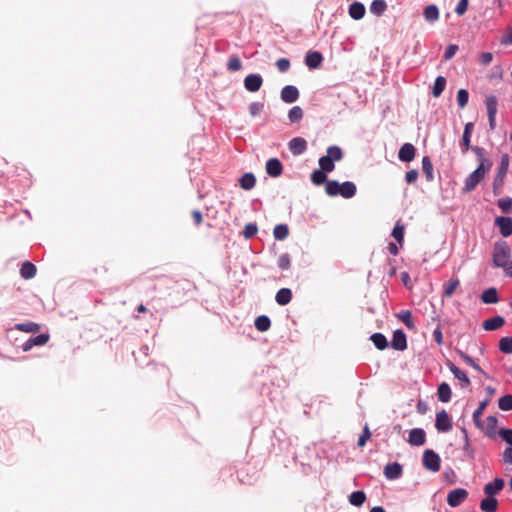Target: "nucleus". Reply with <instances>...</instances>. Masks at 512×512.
Returning <instances> with one entry per match:
<instances>
[{
  "mask_svg": "<svg viewBox=\"0 0 512 512\" xmlns=\"http://www.w3.org/2000/svg\"><path fill=\"white\" fill-rule=\"evenodd\" d=\"M498 424V419L495 416H488L484 421H481L479 425H476L478 429H480L485 436L489 438L495 437V432Z\"/></svg>",
  "mask_w": 512,
  "mask_h": 512,
  "instance_id": "nucleus-7",
  "label": "nucleus"
},
{
  "mask_svg": "<svg viewBox=\"0 0 512 512\" xmlns=\"http://www.w3.org/2000/svg\"><path fill=\"white\" fill-rule=\"evenodd\" d=\"M391 347L398 351H403L407 348L406 335L401 329L394 331L391 340Z\"/></svg>",
  "mask_w": 512,
  "mask_h": 512,
  "instance_id": "nucleus-12",
  "label": "nucleus"
},
{
  "mask_svg": "<svg viewBox=\"0 0 512 512\" xmlns=\"http://www.w3.org/2000/svg\"><path fill=\"white\" fill-rule=\"evenodd\" d=\"M422 461H423V466L427 470L434 472V473L438 472L440 470V467H441L440 456L433 450L428 449V450L424 451Z\"/></svg>",
  "mask_w": 512,
  "mask_h": 512,
  "instance_id": "nucleus-5",
  "label": "nucleus"
},
{
  "mask_svg": "<svg viewBox=\"0 0 512 512\" xmlns=\"http://www.w3.org/2000/svg\"><path fill=\"white\" fill-rule=\"evenodd\" d=\"M459 286L460 280L457 277L451 278L447 283L443 285L442 297L450 298Z\"/></svg>",
  "mask_w": 512,
  "mask_h": 512,
  "instance_id": "nucleus-23",
  "label": "nucleus"
},
{
  "mask_svg": "<svg viewBox=\"0 0 512 512\" xmlns=\"http://www.w3.org/2000/svg\"><path fill=\"white\" fill-rule=\"evenodd\" d=\"M370 340L375 347L379 350H384L388 346L386 337L382 333H374L371 335Z\"/></svg>",
  "mask_w": 512,
  "mask_h": 512,
  "instance_id": "nucleus-37",
  "label": "nucleus"
},
{
  "mask_svg": "<svg viewBox=\"0 0 512 512\" xmlns=\"http://www.w3.org/2000/svg\"><path fill=\"white\" fill-rule=\"evenodd\" d=\"M289 234V229L286 224H278L273 230V235L277 240H284Z\"/></svg>",
  "mask_w": 512,
  "mask_h": 512,
  "instance_id": "nucleus-42",
  "label": "nucleus"
},
{
  "mask_svg": "<svg viewBox=\"0 0 512 512\" xmlns=\"http://www.w3.org/2000/svg\"><path fill=\"white\" fill-rule=\"evenodd\" d=\"M424 18L429 22H434L439 18V10L436 5L431 4L425 7Z\"/></svg>",
  "mask_w": 512,
  "mask_h": 512,
  "instance_id": "nucleus-34",
  "label": "nucleus"
},
{
  "mask_svg": "<svg viewBox=\"0 0 512 512\" xmlns=\"http://www.w3.org/2000/svg\"><path fill=\"white\" fill-rule=\"evenodd\" d=\"M290 60L287 58H280L276 61V67L281 73H285L290 69Z\"/></svg>",
  "mask_w": 512,
  "mask_h": 512,
  "instance_id": "nucleus-56",
  "label": "nucleus"
},
{
  "mask_svg": "<svg viewBox=\"0 0 512 512\" xmlns=\"http://www.w3.org/2000/svg\"><path fill=\"white\" fill-rule=\"evenodd\" d=\"M36 272H37L36 266L29 261L24 262L20 269L21 277L26 280L32 279L36 275Z\"/></svg>",
  "mask_w": 512,
  "mask_h": 512,
  "instance_id": "nucleus-24",
  "label": "nucleus"
},
{
  "mask_svg": "<svg viewBox=\"0 0 512 512\" xmlns=\"http://www.w3.org/2000/svg\"><path fill=\"white\" fill-rule=\"evenodd\" d=\"M500 43L502 45H512V28L509 27L505 33V35L502 36Z\"/></svg>",
  "mask_w": 512,
  "mask_h": 512,
  "instance_id": "nucleus-63",
  "label": "nucleus"
},
{
  "mask_svg": "<svg viewBox=\"0 0 512 512\" xmlns=\"http://www.w3.org/2000/svg\"><path fill=\"white\" fill-rule=\"evenodd\" d=\"M458 51V46L456 44H450L447 46L446 48V51L444 53V60L445 61H448L450 60L452 57H454V55L456 54V52Z\"/></svg>",
  "mask_w": 512,
  "mask_h": 512,
  "instance_id": "nucleus-60",
  "label": "nucleus"
},
{
  "mask_svg": "<svg viewBox=\"0 0 512 512\" xmlns=\"http://www.w3.org/2000/svg\"><path fill=\"white\" fill-rule=\"evenodd\" d=\"M365 12V6L361 2H353L348 9L349 16L354 20L362 19Z\"/></svg>",
  "mask_w": 512,
  "mask_h": 512,
  "instance_id": "nucleus-21",
  "label": "nucleus"
},
{
  "mask_svg": "<svg viewBox=\"0 0 512 512\" xmlns=\"http://www.w3.org/2000/svg\"><path fill=\"white\" fill-rule=\"evenodd\" d=\"M263 84V79L258 74H249L244 79V86L249 92H257Z\"/></svg>",
  "mask_w": 512,
  "mask_h": 512,
  "instance_id": "nucleus-10",
  "label": "nucleus"
},
{
  "mask_svg": "<svg viewBox=\"0 0 512 512\" xmlns=\"http://www.w3.org/2000/svg\"><path fill=\"white\" fill-rule=\"evenodd\" d=\"M503 461L506 464L512 465V446L506 447V449L503 452Z\"/></svg>",
  "mask_w": 512,
  "mask_h": 512,
  "instance_id": "nucleus-64",
  "label": "nucleus"
},
{
  "mask_svg": "<svg viewBox=\"0 0 512 512\" xmlns=\"http://www.w3.org/2000/svg\"><path fill=\"white\" fill-rule=\"evenodd\" d=\"M49 334H39L35 337L30 338L33 346H43L49 341Z\"/></svg>",
  "mask_w": 512,
  "mask_h": 512,
  "instance_id": "nucleus-53",
  "label": "nucleus"
},
{
  "mask_svg": "<svg viewBox=\"0 0 512 512\" xmlns=\"http://www.w3.org/2000/svg\"><path fill=\"white\" fill-rule=\"evenodd\" d=\"M437 394H438V398L441 402H443V403L449 402L451 400V395H452L450 386L445 382L441 383L438 386Z\"/></svg>",
  "mask_w": 512,
  "mask_h": 512,
  "instance_id": "nucleus-27",
  "label": "nucleus"
},
{
  "mask_svg": "<svg viewBox=\"0 0 512 512\" xmlns=\"http://www.w3.org/2000/svg\"><path fill=\"white\" fill-rule=\"evenodd\" d=\"M498 507V501L494 497L487 496L480 502V509L483 512H495Z\"/></svg>",
  "mask_w": 512,
  "mask_h": 512,
  "instance_id": "nucleus-26",
  "label": "nucleus"
},
{
  "mask_svg": "<svg viewBox=\"0 0 512 512\" xmlns=\"http://www.w3.org/2000/svg\"><path fill=\"white\" fill-rule=\"evenodd\" d=\"M356 194V186L353 182L346 181L341 184L340 195L344 198H351Z\"/></svg>",
  "mask_w": 512,
  "mask_h": 512,
  "instance_id": "nucleus-31",
  "label": "nucleus"
},
{
  "mask_svg": "<svg viewBox=\"0 0 512 512\" xmlns=\"http://www.w3.org/2000/svg\"><path fill=\"white\" fill-rule=\"evenodd\" d=\"M481 300L486 304H494L498 302V294L496 288L486 289L482 295Z\"/></svg>",
  "mask_w": 512,
  "mask_h": 512,
  "instance_id": "nucleus-32",
  "label": "nucleus"
},
{
  "mask_svg": "<svg viewBox=\"0 0 512 512\" xmlns=\"http://www.w3.org/2000/svg\"><path fill=\"white\" fill-rule=\"evenodd\" d=\"M263 108H264V104L263 103H261V102H252L249 105V112H250L252 117H255V116L259 115L262 112Z\"/></svg>",
  "mask_w": 512,
  "mask_h": 512,
  "instance_id": "nucleus-57",
  "label": "nucleus"
},
{
  "mask_svg": "<svg viewBox=\"0 0 512 512\" xmlns=\"http://www.w3.org/2000/svg\"><path fill=\"white\" fill-rule=\"evenodd\" d=\"M343 157V153L340 147L330 146L327 149V155L322 156L319 159L320 169L324 172H331L334 170V161H339Z\"/></svg>",
  "mask_w": 512,
  "mask_h": 512,
  "instance_id": "nucleus-3",
  "label": "nucleus"
},
{
  "mask_svg": "<svg viewBox=\"0 0 512 512\" xmlns=\"http://www.w3.org/2000/svg\"><path fill=\"white\" fill-rule=\"evenodd\" d=\"M468 99H469V94H468L467 90L460 89L457 92V103L460 108H464L467 105Z\"/></svg>",
  "mask_w": 512,
  "mask_h": 512,
  "instance_id": "nucleus-52",
  "label": "nucleus"
},
{
  "mask_svg": "<svg viewBox=\"0 0 512 512\" xmlns=\"http://www.w3.org/2000/svg\"><path fill=\"white\" fill-rule=\"evenodd\" d=\"M387 9L385 0H373L370 4V12L376 16H381Z\"/></svg>",
  "mask_w": 512,
  "mask_h": 512,
  "instance_id": "nucleus-33",
  "label": "nucleus"
},
{
  "mask_svg": "<svg viewBox=\"0 0 512 512\" xmlns=\"http://www.w3.org/2000/svg\"><path fill=\"white\" fill-rule=\"evenodd\" d=\"M459 354L461 356V358L468 364L470 365L471 367H473L475 370L479 371L480 373H483V370L481 369V367L467 354L459 351Z\"/></svg>",
  "mask_w": 512,
  "mask_h": 512,
  "instance_id": "nucleus-58",
  "label": "nucleus"
},
{
  "mask_svg": "<svg viewBox=\"0 0 512 512\" xmlns=\"http://www.w3.org/2000/svg\"><path fill=\"white\" fill-rule=\"evenodd\" d=\"M468 497V491L464 488L451 490L447 495V503L450 507H458Z\"/></svg>",
  "mask_w": 512,
  "mask_h": 512,
  "instance_id": "nucleus-6",
  "label": "nucleus"
},
{
  "mask_svg": "<svg viewBox=\"0 0 512 512\" xmlns=\"http://www.w3.org/2000/svg\"><path fill=\"white\" fill-rule=\"evenodd\" d=\"M495 225L499 228L503 237H509L512 235V218L503 216L497 217Z\"/></svg>",
  "mask_w": 512,
  "mask_h": 512,
  "instance_id": "nucleus-9",
  "label": "nucleus"
},
{
  "mask_svg": "<svg viewBox=\"0 0 512 512\" xmlns=\"http://www.w3.org/2000/svg\"><path fill=\"white\" fill-rule=\"evenodd\" d=\"M505 324V320L501 316H495L485 320L482 324L486 331H494L501 328Z\"/></svg>",
  "mask_w": 512,
  "mask_h": 512,
  "instance_id": "nucleus-22",
  "label": "nucleus"
},
{
  "mask_svg": "<svg viewBox=\"0 0 512 512\" xmlns=\"http://www.w3.org/2000/svg\"><path fill=\"white\" fill-rule=\"evenodd\" d=\"M289 150L295 156L303 154L307 149V141L302 137H295L288 143Z\"/></svg>",
  "mask_w": 512,
  "mask_h": 512,
  "instance_id": "nucleus-11",
  "label": "nucleus"
},
{
  "mask_svg": "<svg viewBox=\"0 0 512 512\" xmlns=\"http://www.w3.org/2000/svg\"><path fill=\"white\" fill-rule=\"evenodd\" d=\"M498 207L502 210L503 213H509L512 211V199L509 197H504L498 200Z\"/></svg>",
  "mask_w": 512,
  "mask_h": 512,
  "instance_id": "nucleus-51",
  "label": "nucleus"
},
{
  "mask_svg": "<svg viewBox=\"0 0 512 512\" xmlns=\"http://www.w3.org/2000/svg\"><path fill=\"white\" fill-rule=\"evenodd\" d=\"M323 62V56L318 51H309L305 56V64L309 69H317Z\"/></svg>",
  "mask_w": 512,
  "mask_h": 512,
  "instance_id": "nucleus-15",
  "label": "nucleus"
},
{
  "mask_svg": "<svg viewBox=\"0 0 512 512\" xmlns=\"http://www.w3.org/2000/svg\"><path fill=\"white\" fill-rule=\"evenodd\" d=\"M447 366L449 370L452 372L454 377L461 382L462 387H468L470 385V379L466 375L464 371L454 365L452 362H448Z\"/></svg>",
  "mask_w": 512,
  "mask_h": 512,
  "instance_id": "nucleus-20",
  "label": "nucleus"
},
{
  "mask_svg": "<svg viewBox=\"0 0 512 512\" xmlns=\"http://www.w3.org/2000/svg\"><path fill=\"white\" fill-rule=\"evenodd\" d=\"M499 436L509 444V446H512V429H506L502 428L499 430Z\"/></svg>",
  "mask_w": 512,
  "mask_h": 512,
  "instance_id": "nucleus-59",
  "label": "nucleus"
},
{
  "mask_svg": "<svg viewBox=\"0 0 512 512\" xmlns=\"http://www.w3.org/2000/svg\"><path fill=\"white\" fill-rule=\"evenodd\" d=\"M497 98L494 95H490L486 97V108L488 116L497 114Z\"/></svg>",
  "mask_w": 512,
  "mask_h": 512,
  "instance_id": "nucleus-43",
  "label": "nucleus"
},
{
  "mask_svg": "<svg viewBox=\"0 0 512 512\" xmlns=\"http://www.w3.org/2000/svg\"><path fill=\"white\" fill-rule=\"evenodd\" d=\"M409 444L413 446H422L426 442V433L422 428L410 430L408 437Z\"/></svg>",
  "mask_w": 512,
  "mask_h": 512,
  "instance_id": "nucleus-13",
  "label": "nucleus"
},
{
  "mask_svg": "<svg viewBox=\"0 0 512 512\" xmlns=\"http://www.w3.org/2000/svg\"><path fill=\"white\" fill-rule=\"evenodd\" d=\"M371 437V432L369 431V428L368 426L366 425L361 433V435L359 436V439H358V442H357V445L359 447H364L366 442L370 439Z\"/></svg>",
  "mask_w": 512,
  "mask_h": 512,
  "instance_id": "nucleus-55",
  "label": "nucleus"
},
{
  "mask_svg": "<svg viewBox=\"0 0 512 512\" xmlns=\"http://www.w3.org/2000/svg\"><path fill=\"white\" fill-rule=\"evenodd\" d=\"M416 149L413 144L405 143L401 146L398 157L402 162H411L415 158Z\"/></svg>",
  "mask_w": 512,
  "mask_h": 512,
  "instance_id": "nucleus-16",
  "label": "nucleus"
},
{
  "mask_svg": "<svg viewBox=\"0 0 512 512\" xmlns=\"http://www.w3.org/2000/svg\"><path fill=\"white\" fill-rule=\"evenodd\" d=\"M303 117V110L299 106H294L289 110L288 118L292 123L298 122Z\"/></svg>",
  "mask_w": 512,
  "mask_h": 512,
  "instance_id": "nucleus-49",
  "label": "nucleus"
},
{
  "mask_svg": "<svg viewBox=\"0 0 512 512\" xmlns=\"http://www.w3.org/2000/svg\"><path fill=\"white\" fill-rule=\"evenodd\" d=\"M292 299V291L289 288L280 289L275 296L276 302L281 305H287Z\"/></svg>",
  "mask_w": 512,
  "mask_h": 512,
  "instance_id": "nucleus-25",
  "label": "nucleus"
},
{
  "mask_svg": "<svg viewBox=\"0 0 512 512\" xmlns=\"http://www.w3.org/2000/svg\"><path fill=\"white\" fill-rule=\"evenodd\" d=\"M468 5H469V0H459L457 6L455 8V13L459 16L463 15L467 11Z\"/></svg>",
  "mask_w": 512,
  "mask_h": 512,
  "instance_id": "nucleus-61",
  "label": "nucleus"
},
{
  "mask_svg": "<svg viewBox=\"0 0 512 512\" xmlns=\"http://www.w3.org/2000/svg\"><path fill=\"white\" fill-rule=\"evenodd\" d=\"M256 183V178L252 173H245L240 179V187L244 190H251Z\"/></svg>",
  "mask_w": 512,
  "mask_h": 512,
  "instance_id": "nucleus-30",
  "label": "nucleus"
},
{
  "mask_svg": "<svg viewBox=\"0 0 512 512\" xmlns=\"http://www.w3.org/2000/svg\"><path fill=\"white\" fill-rule=\"evenodd\" d=\"M511 248L506 241H497L493 249V265L495 267H505L511 259Z\"/></svg>",
  "mask_w": 512,
  "mask_h": 512,
  "instance_id": "nucleus-2",
  "label": "nucleus"
},
{
  "mask_svg": "<svg viewBox=\"0 0 512 512\" xmlns=\"http://www.w3.org/2000/svg\"><path fill=\"white\" fill-rule=\"evenodd\" d=\"M445 86H446V79L443 76H438L435 79V82H434V85L432 88V95L435 98H438L444 91Z\"/></svg>",
  "mask_w": 512,
  "mask_h": 512,
  "instance_id": "nucleus-38",
  "label": "nucleus"
},
{
  "mask_svg": "<svg viewBox=\"0 0 512 512\" xmlns=\"http://www.w3.org/2000/svg\"><path fill=\"white\" fill-rule=\"evenodd\" d=\"M435 427L440 432H448L452 429L451 419L445 410L437 412Z\"/></svg>",
  "mask_w": 512,
  "mask_h": 512,
  "instance_id": "nucleus-8",
  "label": "nucleus"
},
{
  "mask_svg": "<svg viewBox=\"0 0 512 512\" xmlns=\"http://www.w3.org/2000/svg\"><path fill=\"white\" fill-rule=\"evenodd\" d=\"M392 236L395 238V240L402 244L403 243V240H404V225L400 222V221H397L396 224H395V227L392 231Z\"/></svg>",
  "mask_w": 512,
  "mask_h": 512,
  "instance_id": "nucleus-46",
  "label": "nucleus"
},
{
  "mask_svg": "<svg viewBox=\"0 0 512 512\" xmlns=\"http://www.w3.org/2000/svg\"><path fill=\"white\" fill-rule=\"evenodd\" d=\"M258 231L257 225L254 223H248L245 225L243 230V235L245 238L249 239L253 237Z\"/></svg>",
  "mask_w": 512,
  "mask_h": 512,
  "instance_id": "nucleus-54",
  "label": "nucleus"
},
{
  "mask_svg": "<svg viewBox=\"0 0 512 512\" xmlns=\"http://www.w3.org/2000/svg\"><path fill=\"white\" fill-rule=\"evenodd\" d=\"M509 165H510V157L508 154L505 153L501 156L498 171L496 173V176H495L494 182H493V192L495 195H499L501 193V189L504 184V179L506 177Z\"/></svg>",
  "mask_w": 512,
  "mask_h": 512,
  "instance_id": "nucleus-4",
  "label": "nucleus"
},
{
  "mask_svg": "<svg viewBox=\"0 0 512 512\" xmlns=\"http://www.w3.org/2000/svg\"><path fill=\"white\" fill-rule=\"evenodd\" d=\"M266 172L271 177H279L283 172V165L278 158H270L266 162Z\"/></svg>",
  "mask_w": 512,
  "mask_h": 512,
  "instance_id": "nucleus-14",
  "label": "nucleus"
},
{
  "mask_svg": "<svg viewBox=\"0 0 512 512\" xmlns=\"http://www.w3.org/2000/svg\"><path fill=\"white\" fill-rule=\"evenodd\" d=\"M462 432L464 434V440H465V445L463 447V451L469 459H474L475 453H474V449L471 447L468 433H467L466 429H462Z\"/></svg>",
  "mask_w": 512,
  "mask_h": 512,
  "instance_id": "nucleus-48",
  "label": "nucleus"
},
{
  "mask_svg": "<svg viewBox=\"0 0 512 512\" xmlns=\"http://www.w3.org/2000/svg\"><path fill=\"white\" fill-rule=\"evenodd\" d=\"M488 403H489L488 399L483 400L482 402H480L478 408L474 411L473 422H474L475 426L479 425V423L482 421L481 416L483 415L484 410L487 407Z\"/></svg>",
  "mask_w": 512,
  "mask_h": 512,
  "instance_id": "nucleus-44",
  "label": "nucleus"
},
{
  "mask_svg": "<svg viewBox=\"0 0 512 512\" xmlns=\"http://www.w3.org/2000/svg\"><path fill=\"white\" fill-rule=\"evenodd\" d=\"M40 325L35 322L18 323L15 325V329L25 333H37L40 330Z\"/></svg>",
  "mask_w": 512,
  "mask_h": 512,
  "instance_id": "nucleus-29",
  "label": "nucleus"
},
{
  "mask_svg": "<svg viewBox=\"0 0 512 512\" xmlns=\"http://www.w3.org/2000/svg\"><path fill=\"white\" fill-rule=\"evenodd\" d=\"M499 349L503 353H512V337H503L499 342Z\"/></svg>",
  "mask_w": 512,
  "mask_h": 512,
  "instance_id": "nucleus-50",
  "label": "nucleus"
},
{
  "mask_svg": "<svg viewBox=\"0 0 512 512\" xmlns=\"http://www.w3.org/2000/svg\"><path fill=\"white\" fill-rule=\"evenodd\" d=\"M341 184L336 180H328L325 185V191L329 196L340 195Z\"/></svg>",
  "mask_w": 512,
  "mask_h": 512,
  "instance_id": "nucleus-40",
  "label": "nucleus"
},
{
  "mask_svg": "<svg viewBox=\"0 0 512 512\" xmlns=\"http://www.w3.org/2000/svg\"><path fill=\"white\" fill-rule=\"evenodd\" d=\"M191 217L195 226H200L203 223V214L200 210H193L191 212Z\"/></svg>",
  "mask_w": 512,
  "mask_h": 512,
  "instance_id": "nucleus-62",
  "label": "nucleus"
},
{
  "mask_svg": "<svg viewBox=\"0 0 512 512\" xmlns=\"http://www.w3.org/2000/svg\"><path fill=\"white\" fill-rule=\"evenodd\" d=\"M270 326L271 321L268 316L261 315L255 319V327L260 332H265L269 330Z\"/></svg>",
  "mask_w": 512,
  "mask_h": 512,
  "instance_id": "nucleus-39",
  "label": "nucleus"
},
{
  "mask_svg": "<svg viewBox=\"0 0 512 512\" xmlns=\"http://www.w3.org/2000/svg\"><path fill=\"white\" fill-rule=\"evenodd\" d=\"M366 501V494L363 491H354L349 496V502L351 505L360 507Z\"/></svg>",
  "mask_w": 512,
  "mask_h": 512,
  "instance_id": "nucleus-35",
  "label": "nucleus"
},
{
  "mask_svg": "<svg viewBox=\"0 0 512 512\" xmlns=\"http://www.w3.org/2000/svg\"><path fill=\"white\" fill-rule=\"evenodd\" d=\"M311 181L317 186L322 185L323 183L326 184L328 181L326 172L322 171L321 169L314 170L311 174Z\"/></svg>",
  "mask_w": 512,
  "mask_h": 512,
  "instance_id": "nucleus-41",
  "label": "nucleus"
},
{
  "mask_svg": "<svg viewBox=\"0 0 512 512\" xmlns=\"http://www.w3.org/2000/svg\"><path fill=\"white\" fill-rule=\"evenodd\" d=\"M422 170L426 176L427 181H433V164L428 156H424L422 159Z\"/></svg>",
  "mask_w": 512,
  "mask_h": 512,
  "instance_id": "nucleus-36",
  "label": "nucleus"
},
{
  "mask_svg": "<svg viewBox=\"0 0 512 512\" xmlns=\"http://www.w3.org/2000/svg\"><path fill=\"white\" fill-rule=\"evenodd\" d=\"M498 406L502 411L512 410V395L508 394L499 398Z\"/></svg>",
  "mask_w": 512,
  "mask_h": 512,
  "instance_id": "nucleus-47",
  "label": "nucleus"
},
{
  "mask_svg": "<svg viewBox=\"0 0 512 512\" xmlns=\"http://www.w3.org/2000/svg\"><path fill=\"white\" fill-rule=\"evenodd\" d=\"M242 68V62L240 58L236 55H232L229 57L227 62V69L231 72L239 71Z\"/></svg>",
  "mask_w": 512,
  "mask_h": 512,
  "instance_id": "nucleus-45",
  "label": "nucleus"
},
{
  "mask_svg": "<svg viewBox=\"0 0 512 512\" xmlns=\"http://www.w3.org/2000/svg\"><path fill=\"white\" fill-rule=\"evenodd\" d=\"M402 472V466L397 462L389 463L384 468V475L390 480L398 479Z\"/></svg>",
  "mask_w": 512,
  "mask_h": 512,
  "instance_id": "nucleus-18",
  "label": "nucleus"
},
{
  "mask_svg": "<svg viewBox=\"0 0 512 512\" xmlns=\"http://www.w3.org/2000/svg\"><path fill=\"white\" fill-rule=\"evenodd\" d=\"M396 316L405 324L408 329L415 330L416 327L413 321L412 312L410 310H402Z\"/></svg>",
  "mask_w": 512,
  "mask_h": 512,
  "instance_id": "nucleus-28",
  "label": "nucleus"
},
{
  "mask_svg": "<svg viewBox=\"0 0 512 512\" xmlns=\"http://www.w3.org/2000/svg\"><path fill=\"white\" fill-rule=\"evenodd\" d=\"M472 151L476 155L479 164L478 167L465 179L463 187L464 192L473 191L484 179L485 175L491 170L493 165L492 161L486 156L484 148L473 146Z\"/></svg>",
  "mask_w": 512,
  "mask_h": 512,
  "instance_id": "nucleus-1",
  "label": "nucleus"
},
{
  "mask_svg": "<svg viewBox=\"0 0 512 512\" xmlns=\"http://www.w3.org/2000/svg\"><path fill=\"white\" fill-rule=\"evenodd\" d=\"M299 98V91L295 86L287 85L281 90V99L285 103H293Z\"/></svg>",
  "mask_w": 512,
  "mask_h": 512,
  "instance_id": "nucleus-17",
  "label": "nucleus"
},
{
  "mask_svg": "<svg viewBox=\"0 0 512 512\" xmlns=\"http://www.w3.org/2000/svg\"><path fill=\"white\" fill-rule=\"evenodd\" d=\"M504 484L503 479L495 478L493 482H489L484 486V493L487 496L493 497L503 489Z\"/></svg>",
  "mask_w": 512,
  "mask_h": 512,
  "instance_id": "nucleus-19",
  "label": "nucleus"
}]
</instances>
